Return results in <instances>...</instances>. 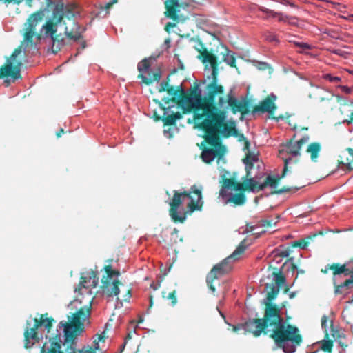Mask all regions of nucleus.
<instances>
[{
	"label": "nucleus",
	"mask_w": 353,
	"mask_h": 353,
	"mask_svg": "<svg viewBox=\"0 0 353 353\" xmlns=\"http://www.w3.org/2000/svg\"><path fill=\"white\" fill-rule=\"evenodd\" d=\"M289 254L288 249L281 245L270 251L266 256V263L268 264L266 277L273 282L270 287V292L268 290L269 285L266 283V334L269 333L274 340L276 345L285 353H294L302 341L301 336L298 334V328L288 323L281 316L280 309L270 303L276 296L280 288L288 290L286 279L283 272L287 263H281Z\"/></svg>",
	"instance_id": "f257e3e1"
},
{
	"label": "nucleus",
	"mask_w": 353,
	"mask_h": 353,
	"mask_svg": "<svg viewBox=\"0 0 353 353\" xmlns=\"http://www.w3.org/2000/svg\"><path fill=\"white\" fill-rule=\"evenodd\" d=\"M227 117L223 113L196 116V126L204 132L205 141L210 145L204 148L201 154L203 161L206 163H210L216 157L219 160L225 155L226 148L222 144L220 137L228 138L232 135H237L234 123L229 124Z\"/></svg>",
	"instance_id": "f03ea898"
},
{
	"label": "nucleus",
	"mask_w": 353,
	"mask_h": 353,
	"mask_svg": "<svg viewBox=\"0 0 353 353\" xmlns=\"http://www.w3.org/2000/svg\"><path fill=\"white\" fill-rule=\"evenodd\" d=\"M218 67L212 68V81L205 88V95L203 97L199 91V94H195L204 107V112L202 114L223 113L224 116H228V108H230L234 114L238 112L242 115L248 114L250 110V101L246 99L239 101L231 92L225 96L224 87L218 83Z\"/></svg>",
	"instance_id": "7ed1b4c3"
},
{
	"label": "nucleus",
	"mask_w": 353,
	"mask_h": 353,
	"mask_svg": "<svg viewBox=\"0 0 353 353\" xmlns=\"http://www.w3.org/2000/svg\"><path fill=\"white\" fill-rule=\"evenodd\" d=\"M79 14L75 4H57L53 10L52 18L43 26L46 34H50L52 41V51L56 54L64 46V39L61 34H57V25L63 23L65 26L64 33L67 38L74 41L82 38V33L85 30L74 20Z\"/></svg>",
	"instance_id": "20e7f679"
},
{
	"label": "nucleus",
	"mask_w": 353,
	"mask_h": 353,
	"mask_svg": "<svg viewBox=\"0 0 353 353\" xmlns=\"http://www.w3.org/2000/svg\"><path fill=\"white\" fill-rule=\"evenodd\" d=\"M158 92H166L171 97L162 99V101L165 104H168L170 102L176 103L179 107L181 108L183 114L193 112L194 122L197 121L196 114H202V112H204V107L201 101H199L195 96V94H199L197 86H195L190 93L187 94L181 85L176 87L170 85V77H168L166 81H163L160 83Z\"/></svg>",
	"instance_id": "39448f33"
},
{
	"label": "nucleus",
	"mask_w": 353,
	"mask_h": 353,
	"mask_svg": "<svg viewBox=\"0 0 353 353\" xmlns=\"http://www.w3.org/2000/svg\"><path fill=\"white\" fill-rule=\"evenodd\" d=\"M201 191L202 188H199L196 185H192L189 191H173V196L169 201V214L174 223H183L185 221V214L181 216L178 214V209L185 198L190 200L187 205L189 212L201 210L203 204Z\"/></svg>",
	"instance_id": "423d86ee"
},
{
	"label": "nucleus",
	"mask_w": 353,
	"mask_h": 353,
	"mask_svg": "<svg viewBox=\"0 0 353 353\" xmlns=\"http://www.w3.org/2000/svg\"><path fill=\"white\" fill-rule=\"evenodd\" d=\"M309 137L305 136L299 141H290L283 145V148L279 150L280 155L281 156L283 153H286L287 154H289L290 157H282V159L284 160V167L281 174H275L271 175L266 174V187H270L274 190V193L279 194L289 192L291 190L290 188L278 189V181L281 179L283 178L286 174L288 172V167L292 161V158L300 156V150L302 145L307 143Z\"/></svg>",
	"instance_id": "0eeeda50"
},
{
	"label": "nucleus",
	"mask_w": 353,
	"mask_h": 353,
	"mask_svg": "<svg viewBox=\"0 0 353 353\" xmlns=\"http://www.w3.org/2000/svg\"><path fill=\"white\" fill-rule=\"evenodd\" d=\"M54 321L52 317L48 316V313L41 314L39 319L27 320L23 332L24 347L29 349L38 343L40 341L39 328L43 326L49 333Z\"/></svg>",
	"instance_id": "6e6552de"
},
{
	"label": "nucleus",
	"mask_w": 353,
	"mask_h": 353,
	"mask_svg": "<svg viewBox=\"0 0 353 353\" xmlns=\"http://www.w3.org/2000/svg\"><path fill=\"white\" fill-rule=\"evenodd\" d=\"M245 249L246 245L244 240L239 243L236 249L229 256L223 259L219 263L214 265L210 272L207 274V285L212 294H215L216 292L214 281L217 280L220 276L228 273L232 270V266L230 263L232 261L239 259L240 256L245 252Z\"/></svg>",
	"instance_id": "1a4fd4ad"
},
{
	"label": "nucleus",
	"mask_w": 353,
	"mask_h": 353,
	"mask_svg": "<svg viewBox=\"0 0 353 353\" xmlns=\"http://www.w3.org/2000/svg\"><path fill=\"white\" fill-rule=\"evenodd\" d=\"M243 183L237 181L234 177H223L221 181V188L219 191V196L223 199L228 196V190L232 189L241 192H254L262 190L265 188V183L259 184L251 175L245 177Z\"/></svg>",
	"instance_id": "9d476101"
},
{
	"label": "nucleus",
	"mask_w": 353,
	"mask_h": 353,
	"mask_svg": "<svg viewBox=\"0 0 353 353\" xmlns=\"http://www.w3.org/2000/svg\"><path fill=\"white\" fill-rule=\"evenodd\" d=\"M232 330L234 332L246 334L248 333L252 334L257 337L262 332H265V316L263 318L249 319L244 323L239 324L233 327Z\"/></svg>",
	"instance_id": "9b49d317"
},
{
	"label": "nucleus",
	"mask_w": 353,
	"mask_h": 353,
	"mask_svg": "<svg viewBox=\"0 0 353 353\" xmlns=\"http://www.w3.org/2000/svg\"><path fill=\"white\" fill-rule=\"evenodd\" d=\"M201 0H166L165 7V16L174 21L178 19V8L179 7L187 8L194 4H199Z\"/></svg>",
	"instance_id": "f8f14e48"
},
{
	"label": "nucleus",
	"mask_w": 353,
	"mask_h": 353,
	"mask_svg": "<svg viewBox=\"0 0 353 353\" xmlns=\"http://www.w3.org/2000/svg\"><path fill=\"white\" fill-rule=\"evenodd\" d=\"M329 270L333 271V282L335 286V294H341L342 290L345 288H349L350 285H345V282L341 284H337L338 278L341 275L347 276L349 275V269L346 268V265H342L339 266L338 264L327 265L325 267L324 270H322L323 273H327Z\"/></svg>",
	"instance_id": "ddd939ff"
},
{
	"label": "nucleus",
	"mask_w": 353,
	"mask_h": 353,
	"mask_svg": "<svg viewBox=\"0 0 353 353\" xmlns=\"http://www.w3.org/2000/svg\"><path fill=\"white\" fill-rule=\"evenodd\" d=\"M150 68V59L146 58L139 62L137 66V69L139 72L137 77L138 79H141L142 83L147 85L152 84L154 81L159 82L161 78V72L159 69L153 73L152 77L149 78L146 77L144 75V73L146 72Z\"/></svg>",
	"instance_id": "4468645a"
},
{
	"label": "nucleus",
	"mask_w": 353,
	"mask_h": 353,
	"mask_svg": "<svg viewBox=\"0 0 353 353\" xmlns=\"http://www.w3.org/2000/svg\"><path fill=\"white\" fill-rule=\"evenodd\" d=\"M43 14L41 11L36 12L32 14L28 19V26L26 29L24 34V40L30 43H32L33 37L35 35V28L39 23L41 21Z\"/></svg>",
	"instance_id": "2eb2a0df"
},
{
	"label": "nucleus",
	"mask_w": 353,
	"mask_h": 353,
	"mask_svg": "<svg viewBox=\"0 0 353 353\" xmlns=\"http://www.w3.org/2000/svg\"><path fill=\"white\" fill-rule=\"evenodd\" d=\"M153 101L159 105V108L161 110H163L164 111V114L162 117L158 116L157 114V113L155 112L154 114L155 117V120L156 121L161 120L163 122L164 125H168V126L174 125L176 124V122L177 120H179L183 117V114H184L183 113V112H177L175 113H172L171 114L165 115L167 110H168L170 108L165 107L162 104V103L158 99H154Z\"/></svg>",
	"instance_id": "dca6fc26"
},
{
	"label": "nucleus",
	"mask_w": 353,
	"mask_h": 353,
	"mask_svg": "<svg viewBox=\"0 0 353 353\" xmlns=\"http://www.w3.org/2000/svg\"><path fill=\"white\" fill-rule=\"evenodd\" d=\"M21 63L19 62L16 65L8 60L0 67V79L10 77L14 79H21L20 74Z\"/></svg>",
	"instance_id": "f3484780"
},
{
	"label": "nucleus",
	"mask_w": 353,
	"mask_h": 353,
	"mask_svg": "<svg viewBox=\"0 0 353 353\" xmlns=\"http://www.w3.org/2000/svg\"><path fill=\"white\" fill-rule=\"evenodd\" d=\"M239 140H243L244 141L243 150L245 152V157L243 159V162L245 164L246 177H248L250 176V171L253 167V163L257 160V157L256 154L250 152V143L243 134L240 135Z\"/></svg>",
	"instance_id": "a211bd4d"
},
{
	"label": "nucleus",
	"mask_w": 353,
	"mask_h": 353,
	"mask_svg": "<svg viewBox=\"0 0 353 353\" xmlns=\"http://www.w3.org/2000/svg\"><path fill=\"white\" fill-rule=\"evenodd\" d=\"M119 285H121V283L118 279L111 281V279L104 280V279H102L101 288L104 294L112 297L119 294Z\"/></svg>",
	"instance_id": "6ab92c4d"
},
{
	"label": "nucleus",
	"mask_w": 353,
	"mask_h": 353,
	"mask_svg": "<svg viewBox=\"0 0 353 353\" xmlns=\"http://www.w3.org/2000/svg\"><path fill=\"white\" fill-rule=\"evenodd\" d=\"M276 100V96L273 93L266 97V114L268 116L266 119H273L276 122L284 120L285 117L282 115L275 116L274 111L276 109L275 101Z\"/></svg>",
	"instance_id": "aec40b11"
},
{
	"label": "nucleus",
	"mask_w": 353,
	"mask_h": 353,
	"mask_svg": "<svg viewBox=\"0 0 353 353\" xmlns=\"http://www.w3.org/2000/svg\"><path fill=\"white\" fill-rule=\"evenodd\" d=\"M61 333L57 329V333L53 334L50 339V341H51L50 347L46 350L44 345L41 349V353H64L61 350Z\"/></svg>",
	"instance_id": "412c9836"
},
{
	"label": "nucleus",
	"mask_w": 353,
	"mask_h": 353,
	"mask_svg": "<svg viewBox=\"0 0 353 353\" xmlns=\"http://www.w3.org/2000/svg\"><path fill=\"white\" fill-rule=\"evenodd\" d=\"M99 283L98 273L94 271H89L81 276L80 285L85 288H94Z\"/></svg>",
	"instance_id": "4be33fe9"
},
{
	"label": "nucleus",
	"mask_w": 353,
	"mask_h": 353,
	"mask_svg": "<svg viewBox=\"0 0 353 353\" xmlns=\"http://www.w3.org/2000/svg\"><path fill=\"white\" fill-rule=\"evenodd\" d=\"M339 166L345 170H353V150L347 148L342 151L339 155Z\"/></svg>",
	"instance_id": "5701e85b"
},
{
	"label": "nucleus",
	"mask_w": 353,
	"mask_h": 353,
	"mask_svg": "<svg viewBox=\"0 0 353 353\" xmlns=\"http://www.w3.org/2000/svg\"><path fill=\"white\" fill-rule=\"evenodd\" d=\"M199 51L200 52L199 57L202 59L203 63H209L212 68L219 67V62L215 54L209 52L205 48Z\"/></svg>",
	"instance_id": "b1692460"
},
{
	"label": "nucleus",
	"mask_w": 353,
	"mask_h": 353,
	"mask_svg": "<svg viewBox=\"0 0 353 353\" xmlns=\"http://www.w3.org/2000/svg\"><path fill=\"white\" fill-rule=\"evenodd\" d=\"M321 150V144L317 142H314L308 145L306 152L310 155L311 160L314 162H316Z\"/></svg>",
	"instance_id": "393cba45"
},
{
	"label": "nucleus",
	"mask_w": 353,
	"mask_h": 353,
	"mask_svg": "<svg viewBox=\"0 0 353 353\" xmlns=\"http://www.w3.org/2000/svg\"><path fill=\"white\" fill-rule=\"evenodd\" d=\"M270 18L277 19L279 22H288L290 17L288 15L284 14L283 12H275L274 10L266 8V19Z\"/></svg>",
	"instance_id": "a878e982"
},
{
	"label": "nucleus",
	"mask_w": 353,
	"mask_h": 353,
	"mask_svg": "<svg viewBox=\"0 0 353 353\" xmlns=\"http://www.w3.org/2000/svg\"><path fill=\"white\" fill-rule=\"evenodd\" d=\"M230 197L227 202L232 203L236 205H242L245 203L246 197L244 192H241Z\"/></svg>",
	"instance_id": "bb28decb"
},
{
	"label": "nucleus",
	"mask_w": 353,
	"mask_h": 353,
	"mask_svg": "<svg viewBox=\"0 0 353 353\" xmlns=\"http://www.w3.org/2000/svg\"><path fill=\"white\" fill-rule=\"evenodd\" d=\"M230 51L226 48L223 54V61L232 68H236V59L234 54H230Z\"/></svg>",
	"instance_id": "cd10ccee"
},
{
	"label": "nucleus",
	"mask_w": 353,
	"mask_h": 353,
	"mask_svg": "<svg viewBox=\"0 0 353 353\" xmlns=\"http://www.w3.org/2000/svg\"><path fill=\"white\" fill-rule=\"evenodd\" d=\"M279 216L278 215H275L273 219L270 220L269 219V215L266 214V221H265V223H266V233L267 232L272 233L274 231L276 230V229L272 230V226L275 225L276 224V223L279 221Z\"/></svg>",
	"instance_id": "c85d7f7f"
},
{
	"label": "nucleus",
	"mask_w": 353,
	"mask_h": 353,
	"mask_svg": "<svg viewBox=\"0 0 353 353\" xmlns=\"http://www.w3.org/2000/svg\"><path fill=\"white\" fill-rule=\"evenodd\" d=\"M105 272L106 273V276H103L102 279L104 280L112 279V276H118L120 275V272L118 270H113L112 269L111 265H105L104 267Z\"/></svg>",
	"instance_id": "c756f323"
},
{
	"label": "nucleus",
	"mask_w": 353,
	"mask_h": 353,
	"mask_svg": "<svg viewBox=\"0 0 353 353\" xmlns=\"http://www.w3.org/2000/svg\"><path fill=\"white\" fill-rule=\"evenodd\" d=\"M162 296L163 299L167 300H170L171 302L172 306H175L177 303V296L176 290H173L170 292L167 296H165V292H162Z\"/></svg>",
	"instance_id": "7c9ffc66"
},
{
	"label": "nucleus",
	"mask_w": 353,
	"mask_h": 353,
	"mask_svg": "<svg viewBox=\"0 0 353 353\" xmlns=\"http://www.w3.org/2000/svg\"><path fill=\"white\" fill-rule=\"evenodd\" d=\"M167 275V272L163 273V274L158 276L157 283H152L150 284V288H152L154 290H158L161 287V284L164 280L165 276Z\"/></svg>",
	"instance_id": "2f4dec72"
},
{
	"label": "nucleus",
	"mask_w": 353,
	"mask_h": 353,
	"mask_svg": "<svg viewBox=\"0 0 353 353\" xmlns=\"http://www.w3.org/2000/svg\"><path fill=\"white\" fill-rule=\"evenodd\" d=\"M21 46H19L18 48H15L14 50V51L12 52V53L11 54L10 58L7 59L6 61L8 60H10V61L13 63V61L15 60L16 57L21 53ZM19 62H20L21 63V61H18L16 64H14V65H16ZM12 65H14V64H12Z\"/></svg>",
	"instance_id": "473e14b6"
},
{
	"label": "nucleus",
	"mask_w": 353,
	"mask_h": 353,
	"mask_svg": "<svg viewBox=\"0 0 353 353\" xmlns=\"http://www.w3.org/2000/svg\"><path fill=\"white\" fill-rule=\"evenodd\" d=\"M266 41L271 42L273 45H276L279 43V40L275 34L272 32H266Z\"/></svg>",
	"instance_id": "72a5a7b5"
},
{
	"label": "nucleus",
	"mask_w": 353,
	"mask_h": 353,
	"mask_svg": "<svg viewBox=\"0 0 353 353\" xmlns=\"http://www.w3.org/2000/svg\"><path fill=\"white\" fill-rule=\"evenodd\" d=\"M323 79L325 80H327L331 83L339 82L341 81V77L332 76L331 74H329V73L323 74Z\"/></svg>",
	"instance_id": "f704fd0d"
},
{
	"label": "nucleus",
	"mask_w": 353,
	"mask_h": 353,
	"mask_svg": "<svg viewBox=\"0 0 353 353\" xmlns=\"http://www.w3.org/2000/svg\"><path fill=\"white\" fill-rule=\"evenodd\" d=\"M105 337L106 336H105V332H103L101 334H98L97 335V341L94 340V345H95V349H99V341L104 342L105 339Z\"/></svg>",
	"instance_id": "c9c22d12"
},
{
	"label": "nucleus",
	"mask_w": 353,
	"mask_h": 353,
	"mask_svg": "<svg viewBox=\"0 0 353 353\" xmlns=\"http://www.w3.org/2000/svg\"><path fill=\"white\" fill-rule=\"evenodd\" d=\"M290 42H293V43L297 46V47H299L303 50H310L311 49V46L307 43H303V42H298V41H290Z\"/></svg>",
	"instance_id": "e433bc0d"
},
{
	"label": "nucleus",
	"mask_w": 353,
	"mask_h": 353,
	"mask_svg": "<svg viewBox=\"0 0 353 353\" xmlns=\"http://www.w3.org/2000/svg\"><path fill=\"white\" fill-rule=\"evenodd\" d=\"M258 111L265 112V100L261 101L259 105L254 108L253 112H255Z\"/></svg>",
	"instance_id": "4c0bfd02"
},
{
	"label": "nucleus",
	"mask_w": 353,
	"mask_h": 353,
	"mask_svg": "<svg viewBox=\"0 0 353 353\" xmlns=\"http://www.w3.org/2000/svg\"><path fill=\"white\" fill-rule=\"evenodd\" d=\"M332 344L329 341H323L321 344V348L324 351H330L332 348Z\"/></svg>",
	"instance_id": "58836bf2"
},
{
	"label": "nucleus",
	"mask_w": 353,
	"mask_h": 353,
	"mask_svg": "<svg viewBox=\"0 0 353 353\" xmlns=\"http://www.w3.org/2000/svg\"><path fill=\"white\" fill-rule=\"evenodd\" d=\"M293 246L294 247H299L301 248V249H306V247H307V243H305L302 240H300V241H294L293 242Z\"/></svg>",
	"instance_id": "ea45409f"
},
{
	"label": "nucleus",
	"mask_w": 353,
	"mask_h": 353,
	"mask_svg": "<svg viewBox=\"0 0 353 353\" xmlns=\"http://www.w3.org/2000/svg\"><path fill=\"white\" fill-rule=\"evenodd\" d=\"M349 275H350V277L345 281V285H350L353 287V270H349Z\"/></svg>",
	"instance_id": "a19ab883"
},
{
	"label": "nucleus",
	"mask_w": 353,
	"mask_h": 353,
	"mask_svg": "<svg viewBox=\"0 0 353 353\" xmlns=\"http://www.w3.org/2000/svg\"><path fill=\"white\" fill-rule=\"evenodd\" d=\"M339 88L345 94H350L353 90V88H350L346 85H339Z\"/></svg>",
	"instance_id": "79ce46f5"
},
{
	"label": "nucleus",
	"mask_w": 353,
	"mask_h": 353,
	"mask_svg": "<svg viewBox=\"0 0 353 353\" xmlns=\"http://www.w3.org/2000/svg\"><path fill=\"white\" fill-rule=\"evenodd\" d=\"M117 0H112L111 1H110V2H108V3H107L105 4V8L106 10L110 9V8L112 6V5H113L114 3H117Z\"/></svg>",
	"instance_id": "37998d69"
},
{
	"label": "nucleus",
	"mask_w": 353,
	"mask_h": 353,
	"mask_svg": "<svg viewBox=\"0 0 353 353\" xmlns=\"http://www.w3.org/2000/svg\"><path fill=\"white\" fill-rule=\"evenodd\" d=\"M327 317L326 316H323L321 319V326L323 329L325 328L326 325H327Z\"/></svg>",
	"instance_id": "c03bdc74"
},
{
	"label": "nucleus",
	"mask_w": 353,
	"mask_h": 353,
	"mask_svg": "<svg viewBox=\"0 0 353 353\" xmlns=\"http://www.w3.org/2000/svg\"><path fill=\"white\" fill-rule=\"evenodd\" d=\"M95 347H88L86 350H84V353H94L95 352Z\"/></svg>",
	"instance_id": "a18cd8bd"
},
{
	"label": "nucleus",
	"mask_w": 353,
	"mask_h": 353,
	"mask_svg": "<svg viewBox=\"0 0 353 353\" xmlns=\"http://www.w3.org/2000/svg\"><path fill=\"white\" fill-rule=\"evenodd\" d=\"M131 295H130V290H128L127 294L125 295V297L123 299V301H127L130 299Z\"/></svg>",
	"instance_id": "49530a36"
},
{
	"label": "nucleus",
	"mask_w": 353,
	"mask_h": 353,
	"mask_svg": "<svg viewBox=\"0 0 353 353\" xmlns=\"http://www.w3.org/2000/svg\"><path fill=\"white\" fill-rule=\"evenodd\" d=\"M65 133V131L63 128H61L56 134L57 135V138H59L61 137V134H64Z\"/></svg>",
	"instance_id": "de8ad7c7"
},
{
	"label": "nucleus",
	"mask_w": 353,
	"mask_h": 353,
	"mask_svg": "<svg viewBox=\"0 0 353 353\" xmlns=\"http://www.w3.org/2000/svg\"><path fill=\"white\" fill-rule=\"evenodd\" d=\"M174 23H172L170 22L168 23L166 25H165V30L166 31H168V29L170 27H174Z\"/></svg>",
	"instance_id": "09e8293b"
},
{
	"label": "nucleus",
	"mask_w": 353,
	"mask_h": 353,
	"mask_svg": "<svg viewBox=\"0 0 353 353\" xmlns=\"http://www.w3.org/2000/svg\"><path fill=\"white\" fill-rule=\"evenodd\" d=\"M132 332H129V333L127 334V336H125V341H126V342H127V341H128V340L131 339H132Z\"/></svg>",
	"instance_id": "8fccbe9b"
},
{
	"label": "nucleus",
	"mask_w": 353,
	"mask_h": 353,
	"mask_svg": "<svg viewBox=\"0 0 353 353\" xmlns=\"http://www.w3.org/2000/svg\"><path fill=\"white\" fill-rule=\"evenodd\" d=\"M152 305H153V296L152 295H150V305H149V307H152Z\"/></svg>",
	"instance_id": "3c124183"
},
{
	"label": "nucleus",
	"mask_w": 353,
	"mask_h": 353,
	"mask_svg": "<svg viewBox=\"0 0 353 353\" xmlns=\"http://www.w3.org/2000/svg\"><path fill=\"white\" fill-rule=\"evenodd\" d=\"M126 343H127L126 341H125L124 343L121 345V352H122L124 350Z\"/></svg>",
	"instance_id": "603ef678"
},
{
	"label": "nucleus",
	"mask_w": 353,
	"mask_h": 353,
	"mask_svg": "<svg viewBox=\"0 0 353 353\" xmlns=\"http://www.w3.org/2000/svg\"><path fill=\"white\" fill-rule=\"evenodd\" d=\"M340 50H334L333 51V53L335 54H340Z\"/></svg>",
	"instance_id": "864d4df0"
},
{
	"label": "nucleus",
	"mask_w": 353,
	"mask_h": 353,
	"mask_svg": "<svg viewBox=\"0 0 353 353\" xmlns=\"http://www.w3.org/2000/svg\"><path fill=\"white\" fill-rule=\"evenodd\" d=\"M254 229L255 228L253 227V226H250V230H249V232H254Z\"/></svg>",
	"instance_id": "5fc2aeb1"
},
{
	"label": "nucleus",
	"mask_w": 353,
	"mask_h": 353,
	"mask_svg": "<svg viewBox=\"0 0 353 353\" xmlns=\"http://www.w3.org/2000/svg\"><path fill=\"white\" fill-rule=\"evenodd\" d=\"M291 265H292V268H293V270H294L295 269H296V266L295 265H294V264L291 263Z\"/></svg>",
	"instance_id": "6e6d98bb"
},
{
	"label": "nucleus",
	"mask_w": 353,
	"mask_h": 353,
	"mask_svg": "<svg viewBox=\"0 0 353 353\" xmlns=\"http://www.w3.org/2000/svg\"><path fill=\"white\" fill-rule=\"evenodd\" d=\"M265 66H266V68H268V69H270V70L271 69V68H270V65H269V64H268L267 63H266V64H265Z\"/></svg>",
	"instance_id": "4d7b16f0"
},
{
	"label": "nucleus",
	"mask_w": 353,
	"mask_h": 353,
	"mask_svg": "<svg viewBox=\"0 0 353 353\" xmlns=\"http://www.w3.org/2000/svg\"><path fill=\"white\" fill-rule=\"evenodd\" d=\"M350 118H351V120H352L351 122H353V112L351 114Z\"/></svg>",
	"instance_id": "13d9d810"
},
{
	"label": "nucleus",
	"mask_w": 353,
	"mask_h": 353,
	"mask_svg": "<svg viewBox=\"0 0 353 353\" xmlns=\"http://www.w3.org/2000/svg\"><path fill=\"white\" fill-rule=\"evenodd\" d=\"M172 267V264H170L169 268H168V271L171 269Z\"/></svg>",
	"instance_id": "bf43d9fd"
},
{
	"label": "nucleus",
	"mask_w": 353,
	"mask_h": 353,
	"mask_svg": "<svg viewBox=\"0 0 353 353\" xmlns=\"http://www.w3.org/2000/svg\"><path fill=\"white\" fill-rule=\"evenodd\" d=\"M85 42H83V48H85Z\"/></svg>",
	"instance_id": "052dcab7"
},
{
	"label": "nucleus",
	"mask_w": 353,
	"mask_h": 353,
	"mask_svg": "<svg viewBox=\"0 0 353 353\" xmlns=\"http://www.w3.org/2000/svg\"><path fill=\"white\" fill-rule=\"evenodd\" d=\"M166 194H167V195H168V196L170 195V194H169V192H168V191H167V192H166Z\"/></svg>",
	"instance_id": "680f3d73"
},
{
	"label": "nucleus",
	"mask_w": 353,
	"mask_h": 353,
	"mask_svg": "<svg viewBox=\"0 0 353 353\" xmlns=\"http://www.w3.org/2000/svg\"><path fill=\"white\" fill-rule=\"evenodd\" d=\"M293 260H294V259H293V258H291V259H290V261H292Z\"/></svg>",
	"instance_id": "e2e57ef3"
}]
</instances>
